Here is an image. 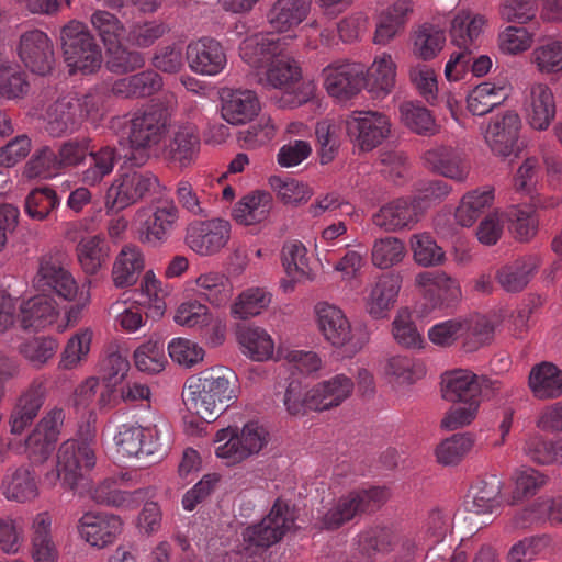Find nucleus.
<instances>
[{
    "mask_svg": "<svg viewBox=\"0 0 562 562\" xmlns=\"http://www.w3.org/2000/svg\"><path fill=\"white\" fill-rule=\"evenodd\" d=\"M366 67L358 63L335 61L323 69L324 87L329 95L347 100L364 85Z\"/></svg>",
    "mask_w": 562,
    "mask_h": 562,
    "instance_id": "15",
    "label": "nucleus"
},
{
    "mask_svg": "<svg viewBox=\"0 0 562 562\" xmlns=\"http://www.w3.org/2000/svg\"><path fill=\"white\" fill-rule=\"evenodd\" d=\"M34 285L38 291L55 293L66 301H72L78 294L74 277L53 256L41 259Z\"/></svg>",
    "mask_w": 562,
    "mask_h": 562,
    "instance_id": "20",
    "label": "nucleus"
},
{
    "mask_svg": "<svg viewBox=\"0 0 562 562\" xmlns=\"http://www.w3.org/2000/svg\"><path fill=\"white\" fill-rule=\"evenodd\" d=\"M442 397L452 403H480V395L484 390H499L498 381L482 379L467 370H457L443 378Z\"/></svg>",
    "mask_w": 562,
    "mask_h": 562,
    "instance_id": "19",
    "label": "nucleus"
},
{
    "mask_svg": "<svg viewBox=\"0 0 562 562\" xmlns=\"http://www.w3.org/2000/svg\"><path fill=\"white\" fill-rule=\"evenodd\" d=\"M18 54L25 67L34 74L45 76L53 69L54 45L41 30L26 31L21 35Z\"/></svg>",
    "mask_w": 562,
    "mask_h": 562,
    "instance_id": "17",
    "label": "nucleus"
},
{
    "mask_svg": "<svg viewBox=\"0 0 562 562\" xmlns=\"http://www.w3.org/2000/svg\"><path fill=\"white\" fill-rule=\"evenodd\" d=\"M424 161L431 171L464 182L470 173V162L458 148L448 145H436L424 153Z\"/></svg>",
    "mask_w": 562,
    "mask_h": 562,
    "instance_id": "22",
    "label": "nucleus"
},
{
    "mask_svg": "<svg viewBox=\"0 0 562 562\" xmlns=\"http://www.w3.org/2000/svg\"><path fill=\"white\" fill-rule=\"evenodd\" d=\"M385 373L398 384L414 383L424 374V368L409 356H393L387 359Z\"/></svg>",
    "mask_w": 562,
    "mask_h": 562,
    "instance_id": "62",
    "label": "nucleus"
},
{
    "mask_svg": "<svg viewBox=\"0 0 562 562\" xmlns=\"http://www.w3.org/2000/svg\"><path fill=\"white\" fill-rule=\"evenodd\" d=\"M401 540L396 530L389 526H372L358 535L359 551L372 558L374 554L392 552Z\"/></svg>",
    "mask_w": 562,
    "mask_h": 562,
    "instance_id": "44",
    "label": "nucleus"
},
{
    "mask_svg": "<svg viewBox=\"0 0 562 562\" xmlns=\"http://www.w3.org/2000/svg\"><path fill=\"white\" fill-rule=\"evenodd\" d=\"M65 414L61 408H53L36 425L25 440V451L33 463L45 462L55 449Z\"/></svg>",
    "mask_w": 562,
    "mask_h": 562,
    "instance_id": "14",
    "label": "nucleus"
},
{
    "mask_svg": "<svg viewBox=\"0 0 562 562\" xmlns=\"http://www.w3.org/2000/svg\"><path fill=\"white\" fill-rule=\"evenodd\" d=\"M387 497V490L381 486L353 490L337 498L321 517L319 524L324 529L336 530L357 516L379 509Z\"/></svg>",
    "mask_w": 562,
    "mask_h": 562,
    "instance_id": "5",
    "label": "nucleus"
},
{
    "mask_svg": "<svg viewBox=\"0 0 562 562\" xmlns=\"http://www.w3.org/2000/svg\"><path fill=\"white\" fill-rule=\"evenodd\" d=\"M58 316V311L52 299L36 295L22 303L20 323L24 329L38 330L52 325Z\"/></svg>",
    "mask_w": 562,
    "mask_h": 562,
    "instance_id": "42",
    "label": "nucleus"
},
{
    "mask_svg": "<svg viewBox=\"0 0 562 562\" xmlns=\"http://www.w3.org/2000/svg\"><path fill=\"white\" fill-rule=\"evenodd\" d=\"M186 57L189 68L201 76H217L227 66L226 49L213 37L204 36L189 43Z\"/></svg>",
    "mask_w": 562,
    "mask_h": 562,
    "instance_id": "16",
    "label": "nucleus"
},
{
    "mask_svg": "<svg viewBox=\"0 0 562 562\" xmlns=\"http://www.w3.org/2000/svg\"><path fill=\"white\" fill-rule=\"evenodd\" d=\"M229 231L231 225L225 220L195 221L187 228L186 243L194 252L211 256L226 245Z\"/></svg>",
    "mask_w": 562,
    "mask_h": 562,
    "instance_id": "18",
    "label": "nucleus"
},
{
    "mask_svg": "<svg viewBox=\"0 0 562 562\" xmlns=\"http://www.w3.org/2000/svg\"><path fill=\"white\" fill-rule=\"evenodd\" d=\"M88 157L90 158V164L82 170L80 180L86 186L94 187L113 172L121 155L115 147L105 145L98 150H93L90 147Z\"/></svg>",
    "mask_w": 562,
    "mask_h": 562,
    "instance_id": "47",
    "label": "nucleus"
},
{
    "mask_svg": "<svg viewBox=\"0 0 562 562\" xmlns=\"http://www.w3.org/2000/svg\"><path fill=\"white\" fill-rule=\"evenodd\" d=\"M121 529L120 517L103 512H87L78 522L81 538L99 549L111 544Z\"/></svg>",
    "mask_w": 562,
    "mask_h": 562,
    "instance_id": "24",
    "label": "nucleus"
},
{
    "mask_svg": "<svg viewBox=\"0 0 562 562\" xmlns=\"http://www.w3.org/2000/svg\"><path fill=\"white\" fill-rule=\"evenodd\" d=\"M271 302V294L263 288H249L243 291L232 305L235 318L247 319L259 315Z\"/></svg>",
    "mask_w": 562,
    "mask_h": 562,
    "instance_id": "57",
    "label": "nucleus"
},
{
    "mask_svg": "<svg viewBox=\"0 0 562 562\" xmlns=\"http://www.w3.org/2000/svg\"><path fill=\"white\" fill-rule=\"evenodd\" d=\"M86 428L82 440H66L57 452V475L70 490L76 488L95 464L94 450L91 447L94 432L89 425Z\"/></svg>",
    "mask_w": 562,
    "mask_h": 562,
    "instance_id": "8",
    "label": "nucleus"
},
{
    "mask_svg": "<svg viewBox=\"0 0 562 562\" xmlns=\"http://www.w3.org/2000/svg\"><path fill=\"white\" fill-rule=\"evenodd\" d=\"M507 89L492 82L477 85L468 95V110L473 115H485L507 99Z\"/></svg>",
    "mask_w": 562,
    "mask_h": 562,
    "instance_id": "50",
    "label": "nucleus"
},
{
    "mask_svg": "<svg viewBox=\"0 0 562 562\" xmlns=\"http://www.w3.org/2000/svg\"><path fill=\"white\" fill-rule=\"evenodd\" d=\"M461 339L467 351H474L491 339L493 326L483 315L461 319Z\"/></svg>",
    "mask_w": 562,
    "mask_h": 562,
    "instance_id": "59",
    "label": "nucleus"
},
{
    "mask_svg": "<svg viewBox=\"0 0 562 562\" xmlns=\"http://www.w3.org/2000/svg\"><path fill=\"white\" fill-rule=\"evenodd\" d=\"M52 524V516L47 512L36 514L32 520L31 546L34 562H57L58 560Z\"/></svg>",
    "mask_w": 562,
    "mask_h": 562,
    "instance_id": "36",
    "label": "nucleus"
},
{
    "mask_svg": "<svg viewBox=\"0 0 562 562\" xmlns=\"http://www.w3.org/2000/svg\"><path fill=\"white\" fill-rule=\"evenodd\" d=\"M238 340L244 348V353L256 361L269 359L274 350V344L270 335L260 327H239Z\"/></svg>",
    "mask_w": 562,
    "mask_h": 562,
    "instance_id": "51",
    "label": "nucleus"
},
{
    "mask_svg": "<svg viewBox=\"0 0 562 562\" xmlns=\"http://www.w3.org/2000/svg\"><path fill=\"white\" fill-rule=\"evenodd\" d=\"M60 45L70 75H91L101 68L102 49L85 23L71 20L64 25Z\"/></svg>",
    "mask_w": 562,
    "mask_h": 562,
    "instance_id": "4",
    "label": "nucleus"
},
{
    "mask_svg": "<svg viewBox=\"0 0 562 562\" xmlns=\"http://www.w3.org/2000/svg\"><path fill=\"white\" fill-rule=\"evenodd\" d=\"M538 255H527L499 268L496 280L503 290L509 293L521 292L539 268Z\"/></svg>",
    "mask_w": 562,
    "mask_h": 562,
    "instance_id": "33",
    "label": "nucleus"
},
{
    "mask_svg": "<svg viewBox=\"0 0 562 562\" xmlns=\"http://www.w3.org/2000/svg\"><path fill=\"white\" fill-rule=\"evenodd\" d=\"M350 142L363 151L372 150L390 135L389 117L375 111H353L345 119Z\"/></svg>",
    "mask_w": 562,
    "mask_h": 562,
    "instance_id": "10",
    "label": "nucleus"
},
{
    "mask_svg": "<svg viewBox=\"0 0 562 562\" xmlns=\"http://www.w3.org/2000/svg\"><path fill=\"white\" fill-rule=\"evenodd\" d=\"M200 149V137L196 127L186 124L178 127L169 144V157L180 167L192 164Z\"/></svg>",
    "mask_w": 562,
    "mask_h": 562,
    "instance_id": "48",
    "label": "nucleus"
},
{
    "mask_svg": "<svg viewBox=\"0 0 562 562\" xmlns=\"http://www.w3.org/2000/svg\"><path fill=\"white\" fill-rule=\"evenodd\" d=\"M311 4V0H276L267 11V23L278 33L293 31L307 18Z\"/></svg>",
    "mask_w": 562,
    "mask_h": 562,
    "instance_id": "29",
    "label": "nucleus"
},
{
    "mask_svg": "<svg viewBox=\"0 0 562 562\" xmlns=\"http://www.w3.org/2000/svg\"><path fill=\"white\" fill-rule=\"evenodd\" d=\"M199 295L212 305L221 306L231 297V285L226 277L218 272H206L195 279Z\"/></svg>",
    "mask_w": 562,
    "mask_h": 562,
    "instance_id": "58",
    "label": "nucleus"
},
{
    "mask_svg": "<svg viewBox=\"0 0 562 562\" xmlns=\"http://www.w3.org/2000/svg\"><path fill=\"white\" fill-rule=\"evenodd\" d=\"M272 207V196L266 191H255L245 195L233 209L234 220L243 225H254L265 221Z\"/></svg>",
    "mask_w": 562,
    "mask_h": 562,
    "instance_id": "46",
    "label": "nucleus"
},
{
    "mask_svg": "<svg viewBox=\"0 0 562 562\" xmlns=\"http://www.w3.org/2000/svg\"><path fill=\"white\" fill-rule=\"evenodd\" d=\"M396 67L391 55L383 54L375 58L372 66L364 71L366 88L374 98H384L395 85Z\"/></svg>",
    "mask_w": 562,
    "mask_h": 562,
    "instance_id": "43",
    "label": "nucleus"
},
{
    "mask_svg": "<svg viewBox=\"0 0 562 562\" xmlns=\"http://www.w3.org/2000/svg\"><path fill=\"white\" fill-rule=\"evenodd\" d=\"M529 387L539 400L562 395V370L551 362L535 366L529 373Z\"/></svg>",
    "mask_w": 562,
    "mask_h": 562,
    "instance_id": "41",
    "label": "nucleus"
},
{
    "mask_svg": "<svg viewBox=\"0 0 562 562\" xmlns=\"http://www.w3.org/2000/svg\"><path fill=\"white\" fill-rule=\"evenodd\" d=\"M44 128L52 137L75 133L81 125L80 104L76 97L65 95L50 103L43 114Z\"/></svg>",
    "mask_w": 562,
    "mask_h": 562,
    "instance_id": "21",
    "label": "nucleus"
},
{
    "mask_svg": "<svg viewBox=\"0 0 562 562\" xmlns=\"http://www.w3.org/2000/svg\"><path fill=\"white\" fill-rule=\"evenodd\" d=\"M76 255L85 273L95 274L108 263L111 256V247L106 238L101 234L87 236L77 244Z\"/></svg>",
    "mask_w": 562,
    "mask_h": 562,
    "instance_id": "40",
    "label": "nucleus"
},
{
    "mask_svg": "<svg viewBox=\"0 0 562 562\" xmlns=\"http://www.w3.org/2000/svg\"><path fill=\"white\" fill-rule=\"evenodd\" d=\"M526 119L537 131H546L555 117L557 105L551 88L546 83H533L525 102Z\"/></svg>",
    "mask_w": 562,
    "mask_h": 562,
    "instance_id": "27",
    "label": "nucleus"
},
{
    "mask_svg": "<svg viewBox=\"0 0 562 562\" xmlns=\"http://www.w3.org/2000/svg\"><path fill=\"white\" fill-rule=\"evenodd\" d=\"M494 199L491 188L476 189L463 195L456 210L457 222L465 227L473 225L485 209L490 207Z\"/></svg>",
    "mask_w": 562,
    "mask_h": 562,
    "instance_id": "52",
    "label": "nucleus"
},
{
    "mask_svg": "<svg viewBox=\"0 0 562 562\" xmlns=\"http://www.w3.org/2000/svg\"><path fill=\"white\" fill-rule=\"evenodd\" d=\"M117 451L125 457L144 459L161 451V442L157 426L142 427L126 423L117 428L114 436Z\"/></svg>",
    "mask_w": 562,
    "mask_h": 562,
    "instance_id": "12",
    "label": "nucleus"
},
{
    "mask_svg": "<svg viewBox=\"0 0 562 562\" xmlns=\"http://www.w3.org/2000/svg\"><path fill=\"white\" fill-rule=\"evenodd\" d=\"M295 516L290 505L278 498L259 522L243 531L241 550L228 553L224 562H243L244 558L261 554L278 543L294 527Z\"/></svg>",
    "mask_w": 562,
    "mask_h": 562,
    "instance_id": "3",
    "label": "nucleus"
},
{
    "mask_svg": "<svg viewBox=\"0 0 562 562\" xmlns=\"http://www.w3.org/2000/svg\"><path fill=\"white\" fill-rule=\"evenodd\" d=\"M524 520L528 524L562 525V495L539 497L524 510Z\"/></svg>",
    "mask_w": 562,
    "mask_h": 562,
    "instance_id": "55",
    "label": "nucleus"
},
{
    "mask_svg": "<svg viewBox=\"0 0 562 562\" xmlns=\"http://www.w3.org/2000/svg\"><path fill=\"white\" fill-rule=\"evenodd\" d=\"M179 217L178 207L171 201L140 207L136 211L134 222L138 238L150 246H160L171 236Z\"/></svg>",
    "mask_w": 562,
    "mask_h": 562,
    "instance_id": "9",
    "label": "nucleus"
},
{
    "mask_svg": "<svg viewBox=\"0 0 562 562\" xmlns=\"http://www.w3.org/2000/svg\"><path fill=\"white\" fill-rule=\"evenodd\" d=\"M232 378L234 373L224 368H211L189 378L182 394L187 408L205 422L216 419L236 398Z\"/></svg>",
    "mask_w": 562,
    "mask_h": 562,
    "instance_id": "2",
    "label": "nucleus"
},
{
    "mask_svg": "<svg viewBox=\"0 0 562 562\" xmlns=\"http://www.w3.org/2000/svg\"><path fill=\"white\" fill-rule=\"evenodd\" d=\"M417 199H396L383 205L372 217L373 223L385 231L409 227L417 222Z\"/></svg>",
    "mask_w": 562,
    "mask_h": 562,
    "instance_id": "32",
    "label": "nucleus"
},
{
    "mask_svg": "<svg viewBox=\"0 0 562 562\" xmlns=\"http://www.w3.org/2000/svg\"><path fill=\"white\" fill-rule=\"evenodd\" d=\"M353 381L345 374H337L307 391L310 409L326 411L339 406L353 391Z\"/></svg>",
    "mask_w": 562,
    "mask_h": 562,
    "instance_id": "28",
    "label": "nucleus"
},
{
    "mask_svg": "<svg viewBox=\"0 0 562 562\" xmlns=\"http://www.w3.org/2000/svg\"><path fill=\"white\" fill-rule=\"evenodd\" d=\"M531 61L542 74L562 71V42L549 41L532 50Z\"/></svg>",
    "mask_w": 562,
    "mask_h": 562,
    "instance_id": "64",
    "label": "nucleus"
},
{
    "mask_svg": "<svg viewBox=\"0 0 562 562\" xmlns=\"http://www.w3.org/2000/svg\"><path fill=\"white\" fill-rule=\"evenodd\" d=\"M0 490L8 499L27 503L38 496V484L35 474L25 467L10 469L2 477Z\"/></svg>",
    "mask_w": 562,
    "mask_h": 562,
    "instance_id": "35",
    "label": "nucleus"
},
{
    "mask_svg": "<svg viewBox=\"0 0 562 562\" xmlns=\"http://www.w3.org/2000/svg\"><path fill=\"white\" fill-rule=\"evenodd\" d=\"M162 87V78L155 70H144L115 80L111 93L121 99L147 98L158 92Z\"/></svg>",
    "mask_w": 562,
    "mask_h": 562,
    "instance_id": "34",
    "label": "nucleus"
},
{
    "mask_svg": "<svg viewBox=\"0 0 562 562\" xmlns=\"http://www.w3.org/2000/svg\"><path fill=\"white\" fill-rule=\"evenodd\" d=\"M400 113L404 125L418 135L434 136L439 131L431 112L419 103L404 102Z\"/></svg>",
    "mask_w": 562,
    "mask_h": 562,
    "instance_id": "53",
    "label": "nucleus"
},
{
    "mask_svg": "<svg viewBox=\"0 0 562 562\" xmlns=\"http://www.w3.org/2000/svg\"><path fill=\"white\" fill-rule=\"evenodd\" d=\"M446 42L445 30L432 23H424L415 32L414 54L424 60L434 58Z\"/></svg>",
    "mask_w": 562,
    "mask_h": 562,
    "instance_id": "54",
    "label": "nucleus"
},
{
    "mask_svg": "<svg viewBox=\"0 0 562 562\" xmlns=\"http://www.w3.org/2000/svg\"><path fill=\"white\" fill-rule=\"evenodd\" d=\"M30 88L29 75L0 53V98L22 99Z\"/></svg>",
    "mask_w": 562,
    "mask_h": 562,
    "instance_id": "49",
    "label": "nucleus"
},
{
    "mask_svg": "<svg viewBox=\"0 0 562 562\" xmlns=\"http://www.w3.org/2000/svg\"><path fill=\"white\" fill-rule=\"evenodd\" d=\"M387 497V490L381 486L353 490L337 498L321 517L319 524L324 529L336 530L357 516L379 509Z\"/></svg>",
    "mask_w": 562,
    "mask_h": 562,
    "instance_id": "6",
    "label": "nucleus"
},
{
    "mask_svg": "<svg viewBox=\"0 0 562 562\" xmlns=\"http://www.w3.org/2000/svg\"><path fill=\"white\" fill-rule=\"evenodd\" d=\"M401 289V278L397 274H385L372 288L367 308L373 318H382L394 305Z\"/></svg>",
    "mask_w": 562,
    "mask_h": 562,
    "instance_id": "45",
    "label": "nucleus"
},
{
    "mask_svg": "<svg viewBox=\"0 0 562 562\" xmlns=\"http://www.w3.org/2000/svg\"><path fill=\"white\" fill-rule=\"evenodd\" d=\"M157 183V178L148 171H127L115 179L108 191L106 207L123 210L135 204Z\"/></svg>",
    "mask_w": 562,
    "mask_h": 562,
    "instance_id": "13",
    "label": "nucleus"
},
{
    "mask_svg": "<svg viewBox=\"0 0 562 562\" xmlns=\"http://www.w3.org/2000/svg\"><path fill=\"white\" fill-rule=\"evenodd\" d=\"M520 127L519 115L515 111H507L488 124L484 137L493 153L507 157L517 146Z\"/></svg>",
    "mask_w": 562,
    "mask_h": 562,
    "instance_id": "26",
    "label": "nucleus"
},
{
    "mask_svg": "<svg viewBox=\"0 0 562 562\" xmlns=\"http://www.w3.org/2000/svg\"><path fill=\"white\" fill-rule=\"evenodd\" d=\"M404 255L405 246L398 238L385 237L374 241L371 258L375 267L387 269L401 262Z\"/></svg>",
    "mask_w": 562,
    "mask_h": 562,
    "instance_id": "63",
    "label": "nucleus"
},
{
    "mask_svg": "<svg viewBox=\"0 0 562 562\" xmlns=\"http://www.w3.org/2000/svg\"><path fill=\"white\" fill-rule=\"evenodd\" d=\"M90 23L105 47L115 46L120 43L124 33V25L113 13L97 10L91 14Z\"/></svg>",
    "mask_w": 562,
    "mask_h": 562,
    "instance_id": "60",
    "label": "nucleus"
},
{
    "mask_svg": "<svg viewBox=\"0 0 562 562\" xmlns=\"http://www.w3.org/2000/svg\"><path fill=\"white\" fill-rule=\"evenodd\" d=\"M413 12L411 0H397L380 14L374 33V43L385 45L400 34Z\"/></svg>",
    "mask_w": 562,
    "mask_h": 562,
    "instance_id": "39",
    "label": "nucleus"
},
{
    "mask_svg": "<svg viewBox=\"0 0 562 562\" xmlns=\"http://www.w3.org/2000/svg\"><path fill=\"white\" fill-rule=\"evenodd\" d=\"M525 452L539 464L562 463V438L552 441L533 436L527 440Z\"/></svg>",
    "mask_w": 562,
    "mask_h": 562,
    "instance_id": "61",
    "label": "nucleus"
},
{
    "mask_svg": "<svg viewBox=\"0 0 562 562\" xmlns=\"http://www.w3.org/2000/svg\"><path fill=\"white\" fill-rule=\"evenodd\" d=\"M145 266L144 255L135 245H125L117 254L113 268L112 280L116 288L134 285Z\"/></svg>",
    "mask_w": 562,
    "mask_h": 562,
    "instance_id": "38",
    "label": "nucleus"
},
{
    "mask_svg": "<svg viewBox=\"0 0 562 562\" xmlns=\"http://www.w3.org/2000/svg\"><path fill=\"white\" fill-rule=\"evenodd\" d=\"M485 19L482 15H471L470 12L460 11L451 21L450 35L452 43L460 52L451 54L445 68L449 81H458L461 72L471 61V53L476 47Z\"/></svg>",
    "mask_w": 562,
    "mask_h": 562,
    "instance_id": "7",
    "label": "nucleus"
},
{
    "mask_svg": "<svg viewBox=\"0 0 562 562\" xmlns=\"http://www.w3.org/2000/svg\"><path fill=\"white\" fill-rule=\"evenodd\" d=\"M416 284L422 288L426 313L454 307L461 299L459 282L442 271H424L416 276Z\"/></svg>",
    "mask_w": 562,
    "mask_h": 562,
    "instance_id": "11",
    "label": "nucleus"
},
{
    "mask_svg": "<svg viewBox=\"0 0 562 562\" xmlns=\"http://www.w3.org/2000/svg\"><path fill=\"white\" fill-rule=\"evenodd\" d=\"M259 110V100L251 90L237 89L222 92V117L232 125L251 121Z\"/></svg>",
    "mask_w": 562,
    "mask_h": 562,
    "instance_id": "30",
    "label": "nucleus"
},
{
    "mask_svg": "<svg viewBox=\"0 0 562 562\" xmlns=\"http://www.w3.org/2000/svg\"><path fill=\"white\" fill-rule=\"evenodd\" d=\"M60 199L50 187L33 189L25 199L26 214L36 221H44L57 210Z\"/></svg>",
    "mask_w": 562,
    "mask_h": 562,
    "instance_id": "56",
    "label": "nucleus"
},
{
    "mask_svg": "<svg viewBox=\"0 0 562 562\" xmlns=\"http://www.w3.org/2000/svg\"><path fill=\"white\" fill-rule=\"evenodd\" d=\"M315 312L321 333L333 346L350 344L353 351L362 347V342L353 341L351 325L340 308L322 302L316 305Z\"/></svg>",
    "mask_w": 562,
    "mask_h": 562,
    "instance_id": "23",
    "label": "nucleus"
},
{
    "mask_svg": "<svg viewBox=\"0 0 562 562\" xmlns=\"http://www.w3.org/2000/svg\"><path fill=\"white\" fill-rule=\"evenodd\" d=\"M502 486V480L496 475L476 480L464 501L465 509L477 515L493 513L501 506Z\"/></svg>",
    "mask_w": 562,
    "mask_h": 562,
    "instance_id": "31",
    "label": "nucleus"
},
{
    "mask_svg": "<svg viewBox=\"0 0 562 562\" xmlns=\"http://www.w3.org/2000/svg\"><path fill=\"white\" fill-rule=\"evenodd\" d=\"M284 43L272 34L257 33L239 45V56L258 75L284 50Z\"/></svg>",
    "mask_w": 562,
    "mask_h": 562,
    "instance_id": "25",
    "label": "nucleus"
},
{
    "mask_svg": "<svg viewBox=\"0 0 562 562\" xmlns=\"http://www.w3.org/2000/svg\"><path fill=\"white\" fill-rule=\"evenodd\" d=\"M258 76L261 85L289 90L295 87L302 72L297 61L283 50Z\"/></svg>",
    "mask_w": 562,
    "mask_h": 562,
    "instance_id": "37",
    "label": "nucleus"
},
{
    "mask_svg": "<svg viewBox=\"0 0 562 562\" xmlns=\"http://www.w3.org/2000/svg\"><path fill=\"white\" fill-rule=\"evenodd\" d=\"M176 103V95L166 92L160 99L134 112L131 116L112 119L111 128L122 137H126L132 149L142 151L140 157L136 159L137 165L144 164L148 158V155L144 154L146 150L154 148L164 139Z\"/></svg>",
    "mask_w": 562,
    "mask_h": 562,
    "instance_id": "1",
    "label": "nucleus"
}]
</instances>
